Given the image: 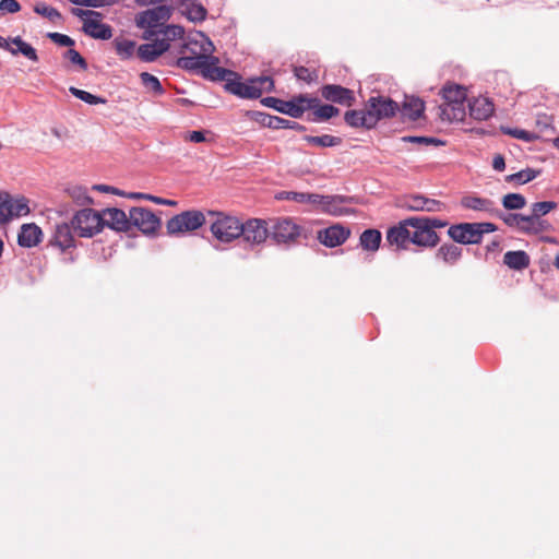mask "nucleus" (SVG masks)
Instances as JSON below:
<instances>
[{
  "label": "nucleus",
  "mask_w": 559,
  "mask_h": 559,
  "mask_svg": "<svg viewBox=\"0 0 559 559\" xmlns=\"http://www.w3.org/2000/svg\"><path fill=\"white\" fill-rule=\"evenodd\" d=\"M381 233L378 229H366L359 237V243L366 251H377L381 243Z\"/></svg>",
  "instance_id": "nucleus-33"
},
{
  "label": "nucleus",
  "mask_w": 559,
  "mask_h": 559,
  "mask_svg": "<svg viewBox=\"0 0 559 559\" xmlns=\"http://www.w3.org/2000/svg\"><path fill=\"white\" fill-rule=\"evenodd\" d=\"M10 204L13 215L16 217L27 215L29 213L28 201L24 197L16 199L10 197Z\"/></svg>",
  "instance_id": "nucleus-48"
},
{
  "label": "nucleus",
  "mask_w": 559,
  "mask_h": 559,
  "mask_svg": "<svg viewBox=\"0 0 559 559\" xmlns=\"http://www.w3.org/2000/svg\"><path fill=\"white\" fill-rule=\"evenodd\" d=\"M102 217L103 227L108 226L117 231L130 230V215L127 216V214L120 209H107L103 212Z\"/></svg>",
  "instance_id": "nucleus-18"
},
{
  "label": "nucleus",
  "mask_w": 559,
  "mask_h": 559,
  "mask_svg": "<svg viewBox=\"0 0 559 559\" xmlns=\"http://www.w3.org/2000/svg\"><path fill=\"white\" fill-rule=\"evenodd\" d=\"M469 116L476 120H486L493 114V104L486 97L468 102Z\"/></svg>",
  "instance_id": "nucleus-24"
},
{
  "label": "nucleus",
  "mask_w": 559,
  "mask_h": 559,
  "mask_svg": "<svg viewBox=\"0 0 559 559\" xmlns=\"http://www.w3.org/2000/svg\"><path fill=\"white\" fill-rule=\"evenodd\" d=\"M461 205L464 209L480 211V212H491L493 211V202L489 199L479 198L476 195H464L461 199Z\"/></svg>",
  "instance_id": "nucleus-31"
},
{
  "label": "nucleus",
  "mask_w": 559,
  "mask_h": 559,
  "mask_svg": "<svg viewBox=\"0 0 559 559\" xmlns=\"http://www.w3.org/2000/svg\"><path fill=\"white\" fill-rule=\"evenodd\" d=\"M443 104H461L466 100V90L460 85H445L442 88Z\"/></svg>",
  "instance_id": "nucleus-37"
},
{
  "label": "nucleus",
  "mask_w": 559,
  "mask_h": 559,
  "mask_svg": "<svg viewBox=\"0 0 559 559\" xmlns=\"http://www.w3.org/2000/svg\"><path fill=\"white\" fill-rule=\"evenodd\" d=\"M242 229L240 237L251 246L263 243L269 237L267 222L261 218H249L240 223Z\"/></svg>",
  "instance_id": "nucleus-12"
},
{
  "label": "nucleus",
  "mask_w": 559,
  "mask_h": 559,
  "mask_svg": "<svg viewBox=\"0 0 559 559\" xmlns=\"http://www.w3.org/2000/svg\"><path fill=\"white\" fill-rule=\"evenodd\" d=\"M399 110V104L390 97L371 96L362 109L347 110L344 121L352 128L371 130L380 120L394 117Z\"/></svg>",
  "instance_id": "nucleus-1"
},
{
  "label": "nucleus",
  "mask_w": 559,
  "mask_h": 559,
  "mask_svg": "<svg viewBox=\"0 0 559 559\" xmlns=\"http://www.w3.org/2000/svg\"><path fill=\"white\" fill-rule=\"evenodd\" d=\"M228 72L222 80L225 82V90L240 98L257 99L263 92H272L274 88V81L270 76H258L242 82L237 72Z\"/></svg>",
  "instance_id": "nucleus-2"
},
{
  "label": "nucleus",
  "mask_w": 559,
  "mask_h": 559,
  "mask_svg": "<svg viewBox=\"0 0 559 559\" xmlns=\"http://www.w3.org/2000/svg\"><path fill=\"white\" fill-rule=\"evenodd\" d=\"M214 51V46L212 41L205 37L203 34L200 35V39H188L183 40L179 45V55L187 56H206L213 57L212 53Z\"/></svg>",
  "instance_id": "nucleus-16"
},
{
  "label": "nucleus",
  "mask_w": 559,
  "mask_h": 559,
  "mask_svg": "<svg viewBox=\"0 0 559 559\" xmlns=\"http://www.w3.org/2000/svg\"><path fill=\"white\" fill-rule=\"evenodd\" d=\"M255 120L259 121L264 127L271 128V129H293L298 132L306 131V127L288 119H284L277 116H272L265 112H255Z\"/></svg>",
  "instance_id": "nucleus-20"
},
{
  "label": "nucleus",
  "mask_w": 559,
  "mask_h": 559,
  "mask_svg": "<svg viewBox=\"0 0 559 559\" xmlns=\"http://www.w3.org/2000/svg\"><path fill=\"white\" fill-rule=\"evenodd\" d=\"M385 240L390 246H395L397 250L406 249L408 243H412L411 225L406 223V219L401 221L388 229Z\"/></svg>",
  "instance_id": "nucleus-17"
},
{
  "label": "nucleus",
  "mask_w": 559,
  "mask_h": 559,
  "mask_svg": "<svg viewBox=\"0 0 559 559\" xmlns=\"http://www.w3.org/2000/svg\"><path fill=\"white\" fill-rule=\"evenodd\" d=\"M425 110L424 102L415 96H405L401 111L402 115L411 120H417Z\"/></svg>",
  "instance_id": "nucleus-28"
},
{
  "label": "nucleus",
  "mask_w": 559,
  "mask_h": 559,
  "mask_svg": "<svg viewBox=\"0 0 559 559\" xmlns=\"http://www.w3.org/2000/svg\"><path fill=\"white\" fill-rule=\"evenodd\" d=\"M539 175V170L533 168H525L515 174L508 175L506 177L507 182H516L519 185L527 183L534 180Z\"/></svg>",
  "instance_id": "nucleus-41"
},
{
  "label": "nucleus",
  "mask_w": 559,
  "mask_h": 559,
  "mask_svg": "<svg viewBox=\"0 0 559 559\" xmlns=\"http://www.w3.org/2000/svg\"><path fill=\"white\" fill-rule=\"evenodd\" d=\"M14 217L11 204H10V195L4 193L3 197H0V224H7Z\"/></svg>",
  "instance_id": "nucleus-49"
},
{
  "label": "nucleus",
  "mask_w": 559,
  "mask_h": 559,
  "mask_svg": "<svg viewBox=\"0 0 559 559\" xmlns=\"http://www.w3.org/2000/svg\"><path fill=\"white\" fill-rule=\"evenodd\" d=\"M350 236V229L341 225L334 224L318 231V240L328 248H335L343 245Z\"/></svg>",
  "instance_id": "nucleus-15"
},
{
  "label": "nucleus",
  "mask_w": 559,
  "mask_h": 559,
  "mask_svg": "<svg viewBox=\"0 0 559 559\" xmlns=\"http://www.w3.org/2000/svg\"><path fill=\"white\" fill-rule=\"evenodd\" d=\"M449 237L462 245H478L481 242V231H478L475 223H461L450 226Z\"/></svg>",
  "instance_id": "nucleus-13"
},
{
  "label": "nucleus",
  "mask_w": 559,
  "mask_h": 559,
  "mask_svg": "<svg viewBox=\"0 0 559 559\" xmlns=\"http://www.w3.org/2000/svg\"><path fill=\"white\" fill-rule=\"evenodd\" d=\"M11 43L15 46V48L10 46V49L7 50L10 51L12 55L22 53L31 61H38V55L36 49L32 45L24 41L20 36L12 38Z\"/></svg>",
  "instance_id": "nucleus-36"
},
{
  "label": "nucleus",
  "mask_w": 559,
  "mask_h": 559,
  "mask_svg": "<svg viewBox=\"0 0 559 559\" xmlns=\"http://www.w3.org/2000/svg\"><path fill=\"white\" fill-rule=\"evenodd\" d=\"M501 131L514 139L523 140L525 142H533L537 136L523 129H512L509 127H501Z\"/></svg>",
  "instance_id": "nucleus-50"
},
{
  "label": "nucleus",
  "mask_w": 559,
  "mask_h": 559,
  "mask_svg": "<svg viewBox=\"0 0 559 559\" xmlns=\"http://www.w3.org/2000/svg\"><path fill=\"white\" fill-rule=\"evenodd\" d=\"M503 263L512 270L521 271L530 265V257L525 251H508L503 255Z\"/></svg>",
  "instance_id": "nucleus-30"
},
{
  "label": "nucleus",
  "mask_w": 559,
  "mask_h": 559,
  "mask_svg": "<svg viewBox=\"0 0 559 559\" xmlns=\"http://www.w3.org/2000/svg\"><path fill=\"white\" fill-rule=\"evenodd\" d=\"M132 226L145 235H153L159 229L160 219L148 209L132 207L130 210V228Z\"/></svg>",
  "instance_id": "nucleus-11"
},
{
  "label": "nucleus",
  "mask_w": 559,
  "mask_h": 559,
  "mask_svg": "<svg viewBox=\"0 0 559 559\" xmlns=\"http://www.w3.org/2000/svg\"><path fill=\"white\" fill-rule=\"evenodd\" d=\"M94 190H97V191H100V192H110V193H114V194H117V195H126L128 197V194H126L124 192L120 191L119 189L115 188V187H111V186H106V185H95L93 187Z\"/></svg>",
  "instance_id": "nucleus-60"
},
{
  "label": "nucleus",
  "mask_w": 559,
  "mask_h": 559,
  "mask_svg": "<svg viewBox=\"0 0 559 559\" xmlns=\"http://www.w3.org/2000/svg\"><path fill=\"white\" fill-rule=\"evenodd\" d=\"M71 3L87 8H98L100 5L98 0H70Z\"/></svg>",
  "instance_id": "nucleus-63"
},
{
  "label": "nucleus",
  "mask_w": 559,
  "mask_h": 559,
  "mask_svg": "<svg viewBox=\"0 0 559 559\" xmlns=\"http://www.w3.org/2000/svg\"><path fill=\"white\" fill-rule=\"evenodd\" d=\"M170 47V44L155 39L152 43L140 45L136 49V55L143 62H153L165 51L169 50Z\"/></svg>",
  "instance_id": "nucleus-22"
},
{
  "label": "nucleus",
  "mask_w": 559,
  "mask_h": 559,
  "mask_svg": "<svg viewBox=\"0 0 559 559\" xmlns=\"http://www.w3.org/2000/svg\"><path fill=\"white\" fill-rule=\"evenodd\" d=\"M343 197L340 195H321L312 193L311 204L319 205L323 212L329 214H338V204L343 202Z\"/></svg>",
  "instance_id": "nucleus-27"
},
{
  "label": "nucleus",
  "mask_w": 559,
  "mask_h": 559,
  "mask_svg": "<svg viewBox=\"0 0 559 559\" xmlns=\"http://www.w3.org/2000/svg\"><path fill=\"white\" fill-rule=\"evenodd\" d=\"M277 199L294 201L296 203H310L311 204L312 193L282 191L278 193Z\"/></svg>",
  "instance_id": "nucleus-46"
},
{
  "label": "nucleus",
  "mask_w": 559,
  "mask_h": 559,
  "mask_svg": "<svg viewBox=\"0 0 559 559\" xmlns=\"http://www.w3.org/2000/svg\"><path fill=\"white\" fill-rule=\"evenodd\" d=\"M70 93L75 96L76 98L85 102L86 104H90V105H97V104H105L107 100L103 97H99V96H96V95H93L86 91H83V90H80V88H76L74 86H71L69 88Z\"/></svg>",
  "instance_id": "nucleus-44"
},
{
  "label": "nucleus",
  "mask_w": 559,
  "mask_h": 559,
  "mask_svg": "<svg viewBox=\"0 0 559 559\" xmlns=\"http://www.w3.org/2000/svg\"><path fill=\"white\" fill-rule=\"evenodd\" d=\"M140 80H141L142 85L146 90L152 91L157 95H163L165 93V90L162 86V83L157 76H155L148 72H142L140 74Z\"/></svg>",
  "instance_id": "nucleus-42"
},
{
  "label": "nucleus",
  "mask_w": 559,
  "mask_h": 559,
  "mask_svg": "<svg viewBox=\"0 0 559 559\" xmlns=\"http://www.w3.org/2000/svg\"><path fill=\"white\" fill-rule=\"evenodd\" d=\"M556 207L557 203L554 201L536 202L532 205V213L540 219L542 216L548 214Z\"/></svg>",
  "instance_id": "nucleus-54"
},
{
  "label": "nucleus",
  "mask_w": 559,
  "mask_h": 559,
  "mask_svg": "<svg viewBox=\"0 0 559 559\" xmlns=\"http://www.w3.org/2000/svg\"><path fill=\"white\" fill-rule=\"evenodd\" d=\"M128 198H131V199H144V200L152 201V202H154L156 204L168 205V206L177 205V202L174 201V200L163 199V198H159V197H155V195L146 194V193H141V192H131V193L128 194Z\"/></svg>",
  "instance_id": "nucleus-52"
},
{
  "label": "nucleus",
  "mask_w": 559,
  "mask_h": 559,
  "mask_svg": "<svg viewBox=\"0 0 559 559\" xmlns=\"http://www.w3.org/2000/svg\"><path fill=\"white\" fill-rule=\"evenodd\" d=\"M84 32L96 39L107 40L112 36V28L110 25L102 23L98 20L87 19L83 26Z\"/></svg>",
  "instance_id": "nucleus-26"
},
{
  "label": "nucleus",
  "mask_w": 559,
  "mask_h": 559,
  "mask_svg": "<svg viewBox=\"0 0 559 559\" xmlns=\"http://www.w3.org/2000/svg\"><path fill=\"white\" fill-rule=\"evenodd\" d=\"M440 117L442 120L461 121L465 117L464 103L440 105Z\"/></svg>",
  "instance_id": "nucleus-34"
},
{
  "label": "nucleus",
  "mask_w": 559,
  "mask_h": 559,
  "mask_svg": "<svg viewBox=\"0 0 559 559\" xmlns=\"http://www.w3.org/2000/svg\"><path fill=\"white\" fill-rule=\"evenodd\" d=\"M403 206L411 211L440 212L444 205L438 200L429 199L420 194H412L405 198Z\"/></svg>",
  "instance_id": "nucleus-19"
},
{
  "label": "nucleus",
  "mask_w": 559,
  "mask_h": 559,
  "mask_svg": "<svg viewBox=\"0 0 559 559\" xmlns=\"http://www.w3.org/2000/svg\"><path fill=\"white\" fill-rule=\"evenodd\" d=\"M206 215L211 217L210 230L218 241L229 243L240 237L242 229L238 217L215 211H209Z\"/></svg>",
  "instance_id": "nucleus-4"
},
{
  "label": "nucleus",
  "mask_w": 559,
  "mask_h": 559,
  "mask_svg": "<svg viewBox=\"0 0 559 559\" xmlns=\"http://www.w3.org/2000/svg\"><path fill=\"white\" fill-rule=\"evenodd\" d=\"M183 12L192 22H202L206 17V9L194 0H185Z\"/></svg>",
  "instance_id": "nucleus-38"
},
{
  "label": "nucleus",
  "mask_w": 559,
  "mask_h": 559,
  "mask_svg": "<svg viewBox=\"0 0 559 559\" xmlns=\"http://www.w3.org/2000/svg\"><path fill=\"white\" fill-rule=\"evenodd\" d=\"M206 216L198 210L181 212L167 221V233L173 236L194 231L206 223Z\"/></svg>",
  "instance_id": "nucleus-5"
},
{
  "label": "nucleus",
  "mask_w": 559,
  "mask_h": 559,
  "mask_svg": "<svg viewBox=\"0 0 559 559\" xmlns=\"http://www.w3.org/2000/svg\"><path fill=\"white\" fill-rule=\"evenodd\" d=\"M492 167L497 171H502L506 168L504 157L501 154L493 157Z\"/></svg>",
  "instance_id": "nucleus-64"
},
{
  "label": "nucleus",
  "mask_w": 559,
  "mask_h": 559,
  "mask_svg": "<svg viewBox=\"0 0 559 559\" xmlns=\"http://www.w3.org/2000/svg\"><path fill=\"white\" fill-rule=\"evenodd\" d=\"M502 205L507 210H521L526 205V200L520 193H509L503 197Z\"/></svg>",
  "instance_id": "nucleus-45"
},
{
  "label": "nucleus",
  "mask_w": 559,
  "mask_h": 559,
  "mask_svg": "<svg viewBox=\"0 0 559 559\" xmlns=\"http://www.w3.org/2000/svg\"><path fill=\"white\" fill-rule=\"evenodd\" d=\"M63 58L69 60L72 64L78 66L81 70L87 69L86 60L80 55V52L73 48L68 49L63 52Z\"/></svg>",
  "instance_id": "nucleus-53"
},
{
  "label": "nucleus",
  "mask_w": 559,
  "mask_h": 559,
  "mask_svg": "<svg viewBox=\"0 0 559 559\" xmlns=\"http://www.w3.org/2000/svg\"><path fill=\"white\" fill-rule=\"evenodd\" d=\"M545 221L539 219L533 213L531 215H521L519 229L524 233L537 234L545 229Z\"/></svg>",
  "instance_id": "nucleus-39"
},
{
  "label": "nucleus",
  "mask_w": 559,
  "mask_h": 559,
  "mask_svg": "<svg viewBox=\"0 0 559 559\" xmlns=\"http://www.w3.org/2000/svg\"><path fill=\"white\" fill-rule=\"evenodd\" d=\"M425 223H427L430 230H435L436 228H442L447 226V222L439 218H431L424 216Z\"/></svg>",
  "instance_id": "nucleus-59"
},
{
  "label": "nucleus",
  "mask_w": 559,
  "mask_h": 559,
  "mask_svg": "<svg viewBox=\"0 0 559 559\" xmlns=\"http://www.w3.org/2000/svg\"><path fill=\"white\" fill-rule=\"evenodd\" d=\"M269 237L276 243H287L296 240L300 235V227L292 218L281 217L271 221Z\"/></svg>",
  "instance_id": "nucleus-10"
},
{
  "label": "nucleus",
  "mask_w": 559,
  "mask_h": 559,
  "mask_svg": "<svg viewBox=\"0 0 559 559\" xmlns=\"http://www.w3.org/2000/svg\"><path fill=\"white\" fill-rule=\"evenodd\" d=\"M436 257L444 263L453 265L461 259L462 248L454 243H444L438 249Z\"/></svg>",
  "instance_id": "nucleus-32"
},
{
  "label": "nucleus",
  "mask_w": 559,
  "mask_h": 559,
  "mask_svg": "<svg viewBox=\"0 0 559 559\" xmlns=\"http://www.w3.org/2000/svg\"><path fill=\"white\" fill-rule=\"evenodd\" d=\"M217 57L206 56H187L180 55L176 60V66L182 70L200 72L203 78L212 81H221L228 74V69L218 67Z\"/></svg>",
  "instance_id": "nucleus-3"
},
{
  "label": "nucleus",
  "mask_w": 559,
  "mask_h": 559,
  "mask_svg": "<svg viewBox=\"0 0 559 559\" xmlns=\"http://www.w3.org/2000/svg\"><path fill=\"white\" fill-rule=\"evenodd\" d=\"M69 197L80 205L93 203V199L87 194L86 188L82 186H73L67 189Z\"/></svg>",
  "instance_id": "nucleus-43"
},
{
  "label": "nucleus",
  "mask_w": 559,
  "mask_h": 559,
  "mask_svg": "<svg viewBox=\"0 0 559 559\" xmlns=\"http://www.w3.org/2000/svg\"><path fill=\"white\" fill-rule=\"evenodd\" d=\"M478 231H481V238L485 234L493 233L497 230V227L492 223H475Z\"/></svg>",
  "instance_id": "nucleus-61"
},
{
  "label": "nucleus",
  "mask_w": 559,
  "mask_h": 559,
  "mask_svg": "<svg viewBox=\"0 0 559 559\" xmlns=\"http://www.w3.org/2000/svg\"><path fill=\"white\" fill-rule=\"evenodd\" d=\"M170 11L166 5H158L153 9L140 12L135 17V24L139 28L146 29V39L152 37L151 32H157L169 19Z\"/></svg>",
  "instance_id": "nucleus-8"
},
{
  "label": "nucleus",
  "mask_w": 559,
  "mask_h": 559,
  "mask_svg": "<svg viewBox=\"0 0 559 559\" xmlns=\"http://www.w3.org/2000/svg\"><path fill=\"white\" fill-rule=\"evenodd\" d=\"M321 96L331 103L350 107L355 104L356 97L353 90L337 84H326L320 88Z\"/></svg>",
  "instance_id": "nucleus-14"
},
{
  "label": "nucleus",
  "mask_w": 559,
  "mask_h": 559,
  "mask_svg": "<svg viewBox=\"0 0 559 559\" xmlns=\"http://www.w3.org/2000/svg\"><path fill=\"white\" fill-rule=\"evenodd\" d=\"M186 140L193 143H201L205 141V134L203 131H191L187 134Z\"/></svg>",
  "instance_id": "nucleus-62"
},
{
  "label": "nucleus",
  "mask_w": 559,
  "mask_h": 559,
  "mask_svg": "<svg viewBox=\"0 0 559 559\" xmlns=\"http://www.w3.org/2000/svg\"><path fill=\"white\" fill-rule=\"evenodd\" d=\"M72 225L67 223L58 224L55 228V233L50 239V245L58 247L62 251L74 246V239L72 236Z\"/></svg>",
  "instance_id": "nucleus-23"
},
{
  "label": "nucleus",
  "mask_w": 559,
  "mask_h": 559,
  "mask_svg": "<svg viewBox=\"0 0 559 559\" xmlns=\"http://www.w3.org/2000/svg\"><path fill=\"white\" fill-rule=\"evenodd\" d=\"M402 141L409 142V143H416V144H420V145H435V146L444 145L443 141H441L438 138H432V136L407 135V136H403Z\"/></svg>",
  "instance_id": "nucleus-51"
},
{
  "label": "nucleus",
  "mask_w": 559,
  "mask_h": 559,
  "mask_svg": "<svg viewBox=\"0 0 559 559\" xmlns=\"http://www.w3.org/2000/svg\"><path fill=\"white\" fill-rule=\"evenodd\" d=\"M308 110H312V118L310 119L311 121H325L338 116L340 114V109L337 107L331 104H320V100L317 97H310L308 95Z\"/></svg>",
  "instance_id": "nucleus-21"
},
{
  "label": "nucleus",
  "mask_w": 559,
  "mask_h": 559,
  "mask_svg": "<svg viewBox=\"0 0 559 559\" xmlns=\"http://www.w3.org/2000/svg\"><path fill=\"white\" fill-rule=\"evenodd\" d=\"M522 214L515 213H502L500 214V218L509 227L520 228V218Z\"/></svg>",
  "instance_id": "nucleus-57"
},
{
  "label": "nucleus",
  "mask_w": 559,
  "mask_h": 559,
  "mask_svg": "<svg viewBox=\"0 0 559 559\" xmlns=\"http://www.w3.org/2000/svg\"><path fill=\"white\" fill-rule=\"evenodd\" d=\"M151 35H162L163 38L157 39L158 41H165L170 44V41H175L177 39L185 40V29L179 25H163L157 32H151Z\"/></svg>",
  "instance_id": "nucleus-35"
},
{
  "label": "nucleus",
  "mask_w": 559,
  "mask_h": 559,
  "mask_svg": "<svg viewBox=\"0 0 559 559\" xmlns=\"http://www.w3.org/2000/svg\"><path fill=\"white\" fill-rule=\"evenodd\" d=\"M309 144L321 146V147H333L342 143V139L338 136L323 134V135H306L304 138Z\"/></svg>",
  "instance_id": "nucleus-40"
},
{
  "label": "nucleus",
  "mask_w": 559,
  "mask_h": 559,
  "mask_svg": "<svg viewBox=\"0 0 559 559\" xmlns=\"http://www.w3.org/2000/svg\"><path fill=\"white\" fill-rule=\"evenodd\" d=\"M34 11L37 14L47 17L51 22H56L61 19L60 12L45 2H37L34 7Z\"/></svg>",
  "instance_id": "nucleus-47"
},
{
  "label": "nucleus",
  "mask_w": 559,
  "mask_h": 559,
  "mask_svg": "<svg viewBox=\"0 0 559 559\" xmlns=\"http://www.w3.org/2000/svg\"><path fill=\"white\" fill-rule=\"evenodd\" d=\"M294 73L298 80L307 82V83H311L317 78L316 72L310 71L308 68L302 67V66L296 67L294 70Z\"/></svg>",
  "instance_id": "nucleus-56"
},
{
  "label": "nucleus",
  "mask_w": 559,
  "mask_h": 559,
  "mask_svg": "<svg viewBox=\"0 0 559 559\" xmlns=\"http://www.w3.org/2000/svg\"><path fill=\"white\" fill-rule=\"evenodd\" d=\"M112 46L120 60H129L136 52V43L132 39L119 36L112 40Z\"/></svg>",
  "instance_id": "nucleus-29"
},
{
  "label": "nucleus",
  "mask_w": 559,
  "mask_h": 559,
  "mask_svg": "<svg viewBox=\"0 0 559 559\" xmlns=\"http://www.w3.org/2000/svg\"><path fill=\"white\" fill-rule=\"evenodd\" d=\"M74 231L80 237H93L103 229V217L93 209H83L71 221Z\"/></svg>",
  "instance_id": "nucleus-7"
},
{
  "label": "nucleus",
  "mask_w": 559,
  "mask_h": 559,
  "mask_svg": "<svg viewBox=\"0 0 559 559\" xmlns=\"http://www.w3.org/2000/svg\"><path fill=\"white\" fill-rule=\"evenodd\" d=\"M43 233L35 224H23L17 237V243L24 248H32L39 243Z\"/></svg>",
  "instance_id": "nucleus-25"
},
{
  "label": "nucleus",
  "mask_w": 559,
  "mask_h": 559,
  "mask_svg": "<svg viewBox=\"0 0 559 559\" xmlns=\"http://www.w3.org/2000/svg\"><path fill=\"white\" fill-rule=\"evenodd\" d=\"M411 225V241L419 247H435L439 242V236L436 230H430L424 216L406 218Z\"/></svg>",
  "instance_id": "nucleus-9"
},
{
  "label": "nucleus",
  "mask_w": 559,
  "mask_h": 559,
  "mask_svg": "<svg viewBox=\"0 0 559 559\" xmlns=\"http://www.w3.org/2000/svg\"><path fill=\"white\" fill-rule=\"evenodd\" d=\"M47 37L51 39L55 44L62 46V47H72L74 46L75 41L68 35L61 34V33H48Z\"/></svg>",
  "instance_id": "nucleus-55"
},
{
  "label": "nucleus",
  "mask_w": 559,
  "mask_h": 559,
  "mask_svg": "<svg viewBox=\"0 0 559 559\" xmlns=\"http://www.w3.org/2000/svg\"><path fill=\"white\" fill-rule=\"evenodd\" d=\"M307 94H299L294 96L290 100H283L276 97L267 96L261 99V104L265 107L272 108L281 114L287 115L292 118H301L309 105Z\"/></svg>",
  "instance_id": "nucleus-6"
},
{
  "label": "nucleus",
  "mask_w": 559,
  "mask_h": 559,
  "mask_svg": "<svg viewBox=\"0 0 559 559\" xmlns=\"http://www.w3.org/2000/svg\"><path fill=\"white\" fill-rule=\"evenodd\" d=\"M21 10V5L16 0H1L0 11L5 13H16Z\"/></svg>",
  "instance_id": "nucleus-58"
}]
</instances>
